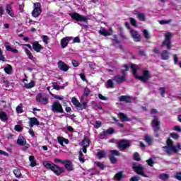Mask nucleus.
Returning <instances> with one entry per match:
<instances>
[{"instance_id": "1", "label": "nucleus", "mask_w": 181, "mask_h": 181, "mask_svg": "<svg viewBox=\"0 0 181 181\" xmlns=\"http://www.w3.org/2000/svg\"><path fill=\"white\" fill-rule=\"evenodd\" d=\"M130 67L132 69L133 76H134L135 78L137 80H140V81H148V80L151 78V72H149V71L144 70L143 71V76H138L136 71H138L139 66L132 64H130Z\"/></svg>"}, {"instance_id": "2", "label": "nucleus", "mask_w": 181, "mask_h": 181, "mask_svg": "<svg viewBox=\"0 0 181 181\" xmlns=\"http://www.w3.org/2000/svg\"><path fill=\"white\" fill-rule=\"evenodd\" d=\"M43 165L46 169H50L57 176H60L61 173H64L66 170L64 167H60L50 161H45Z\"/></svg>"}, {"instance_id": "3", "label": "nucleus", "mask_w": 181, "mask_h": 181, "mask_svg": "<svg viewBox=\"0 0 181 181\" xmlns=\"http://www.w3.org/2000/svg\"><path fill=\"white\" fill-rule=\"evenodd\" d=\"M165 152H166L168 155H170L173 152H179L181 150L180 144H177L176 146H173V141L172 139H168L167 140V146L163 147Z\"/></svg>"}, {"instance_id": "4", "label": "nucleus", "mask_w": 181, "mask_h": 181, "mask_svg": "<svg viewBox=\"0 0 181 181\" xmlns=\"http://www.w3.org/2000/svg\"><path fill=\"white\" fill-rule=\"evenodd\" d=\"M71 103L74 105L75 108H76V110H79L80 111L84 110L87 107V103L86 102H83L82 100L81 101L82 103H81L80 101H78V100H77V98L75 97L72 98Z\"/></svg>"}, {"instance_id": "5", "label": "nucleus", "mask_w": 181, "mask_h": 181, "mask_svg": "<svg viewBox=\"0 0 181 181\" xmlns=\"http://www.w3.org/2000/svg\"><path fill=\"white\" fill-rule=\"evenodd\" d=\"M70 16L71 19H73L74 21H76L77 22H83L84 23H87V21H88L87 16L81 15L78 13H71L70 14Z\"/></svg>"}, {"instance_id": "6", "label": "nucleus", "mask_w": 181, "mask_h": 181, "mask_svg": "<svg viewBox=\"0 0 181 181\" xmlns=\"http://www.w3.org/2000/svg\"><path fill=\"white\" fill-rule=\"evenodd\" d=\"M160 122H159L157 117H154L152 122H151V127L153 129V131L155 132V136L158 138L159 137V134H158V131L160 129Z\"/></svg>"}, {"instance_id": "7", "label": "nucleus", "mask_w": 181, "mask_h": 181, "mask_svg": "<svg viewBox=\"0 0 181 181\" xmlns=\"http://www.w3.org/2000/svg\"><path fill=\"white\" fill-rule=\"evenodd\" d=\"M34 9L32 11V15L34 18H38L42 13V4L40 2L34 3Z\"/></svg>"}, {"instance_id": "8", "label": "nucleus", "mask_w": 181, "mask_h": 181, "mask_svg": "<svg viewBox=\"0 0 181 181\" xmlns=\"http://www.w3.org/2000/svg\"><path fill=\"white\" fill-rule=\"evenodd\" d=\"M51 108L53 112L63 113V106H62V104L57 100L52 103Z\"/></svg>"}, {"instance_id": "9", "label": "nucleus", "mask_w": 181, "mask_h": 181, "mask_svg": "<svg viewBox=\"0 0 181 181\" xmlns=\"http://www.w3.org/2000/svg\"><path fill=\"white\" fill-rule=\"evenodd\" d=\"M172 39V34L170 33H165V40L163 42L162 46H166V48L168 50H170V48L172 47V42H170V40Z\"/></svg>"}, {"instance_id": "10", "label": "nucleus", "mask_w": 181, "mask_h": 181, "mask_svg": "<svg viewBox=\"0 0 181 181\" xmlns=\"http://www.w3.org/2000/svg\"><path fill=\"white\" fill-rule=\"evenodd\" d=\"M133 169L137 175H141V176H145V173H144V166L141 164H138L136 163H133Z\"/></svg>"}, {"instance_id": "11", "label": "nucleus", "mask_w": 181, "mask_h": 181, "mask_svg": "<svg viewBox=\"0 0 181 181\" xmlns=\"http://www.w3.org/2000/svg\"><path fill=\"white\" fill-rule=\"evenodd\" d=\"M131 146V141L129 140L123 139L118 143V148L120 151H124L127 148Z\"/></svg>"}, {"instance_id": "12", "label": "nucleus", "mask_w": 181, "mask_h": 181, "mask_svg": "<svg viewBox=\"0 0 181 181\" xmlns=\"http://www.w3.org/2000/svg\"><path fill=\"white\" fill-rule=\"evenodd\" d=\"M122 73L123 76L116 75L114 76L113 80L117 83V84H121V83H124L126 80L127 74L125 73V70H122Z\"/></svg>"}, {"instance_id": "13", "label": "nucleus", "mask_w": 181, "mask_h": 181, "mask_svg": "<svg viewBox=\"0 0 181 181\" xmlns=\"http://www.w3.org/2000/svg\"><path fill=\"white\" fill-rule=\"evenodd\" d=\"M36 100L37 103H40V104H43L44 105H46V104H48L49 103V99L45 96L42 95L40 93L37 95Z\"/></svg>"}, {"instance_id": "14", "label": "nucleus", "mask_w": 181, "mask_h": 181, "mask_svg": "<svg viewBox=\"0 0 181 181\" xmlns=\"http://www.w3.org/2000/svg\"><path fill=\"white\" fill-rule=\"evenodd\" d=\"M33 49L34 52L36 53H40L42 50L45 49L42 45H40L37 41H35L33 42Z\"/></svg>"}, {"instance_id": "15", "label": "nucleus", "mask_w": 181, "mask_h": 181, "mask_svg": "<svg viewBox=\"0 0 181 181\" xmlns=\"http://www.w3.org/2000/svg\"><path fill=\"white\" fill-rule=\"evenodd\" d=\"M70 40H73V37H65L61 40V46L62 49H66V47L68 46Z\"/></svg>"}, {"instance_id": "16", "label": "nucleus", "mask_w": 181, "mask_h": 181, "mask_svg": "<svg viewBox=\"0 0 181 181\" xmlns=\"http://www.w3.org/2000/svg\"><path fill=\"white\" fill-rule=\"evenodd\" d=\"M69 172H71V170H74V165H73V163L69 160H65L63 164Z\"/></svg>"}, {"instance_id": "17", "label": "nucleus", "mask_w": 181, "mask_h": 181, "mask_svg": "<svg viewBox=\"0 0 181 181\" xmlns=\"http://www.w3.org/2000/svg\"><path fill=\"white\" fill-rule=\"evenodd\" d=\"M28 124L30 125V128H33V127H35V125H37V126L40 125V122L36 117L29 118Z\"/></svg>"}, {"instance_id": "18", "label": "nucleus", "mask_w": 181, "mask_h": 181, "mask_svg": "<svg viewBox=\"0 0 181 181\" xmlns=\"http://www.w3.org/2000/svg\"><path fill=\"white\" fill-rule=\"evenodd\" d=\"M57 64L59 70H62V71H67L69 69H70V67L62 61H59Z\"/></svg>"}, {"instance_id": "19", "label": "nucleus", "mask_w": 181, "mask_h": 181, "mask_svg": "<svg viewBox=\"0 0 181 181\" xmlns=\"http://www.w3.org/2000/svg\"><path fill=\"white\" fill-rule=\"evenodd\" d=\"M132 37H133L134 42H139L141 40V35L138 34V32L135 30H130Z\"/></svg>"}, {"instance_id": "20", "label": "nucleus", "mask_w": 181, "mask_h": 181, "mask_svg": "<svg viewBox=\"0 0 181 181\" xmlns=\"http://www.w3.org/2000/svg\"><path fill=\"white\" fill-rule=\"evenodd\" d=\"M57 141H58V144H59V145H61V146H64V144H65L66 145H69V139H67L64 137H62V136H58Z\"/></svg>"}, {"instance_id": "21", "label": "nucleus", "mask_w": 181, "mask_h": 181, "mask_svg": "<svg viewBox=\"0 0 181 181\" xmlns=\"http://www.w3.org/2000/svg\"><path fill=\"white\" fill-rule=\"evenodd\" d=\"M6 12L11 16V18H15V13H13V10H12V6L11 4H7L6 6Z\"/></svg>"}, {"instance_id": "22", "label": "nucleus", "mask_w": 181, "mask_h": 181, "mask_svg": "<svg viewBox=\"0 0 181 181\" xmlns=\"http://www.w3.org/2000/svg\"><path fill=\"white\" fill-rule=\"evenodd\" d=\"M17 144L18 145H20V146H23V145H25L26 144V139H25L23 136H19L17 139Z\"/></svg>"}, {"instance_id": "23", "label": "nucleus", "mask_w": 181, "mask_h": 181, "mask_svg": "<svg viewBox=\"0 0 181 181\" xmlns=\"http://www.w3.org/2000/svg\"><path fill=\"white\" fill-rule=\"evenodd\" d=\"M35 86H36V82H35V81H30V82L29 83L24 82V87H25V88H27L28 90H29L30 88H33V87H35Z\"/></svg>"}, {"instance_id": "24", "label": "nucleus", "mask_w": 181, "mask_h": 181, "mask_svg": "<svg viewBox=\"0 0 181 181\" xmlns=\"http://www.w3.org/2000/svg\"><path fill=\"white\" fill-rule=\"evenodd\" d=\"M118 117L120 118L122 122H128V121H131V119L127 116V115L120 112L118 114Z\"/></svg>"}, {"instance_id": "25", "label": "nucleus", "mask_w": 181, "mask_h": 181, "mask_svg": "<svg viewBox=\"0 0 181 181\" xmlns=\"http://www.w3.org/2000/svg\"><path fill=\"white\" fill-rule=\"evenodd\" d=\"M81 146L87 147L90 146V139L88 138L85 137L83 141L80 143Z\"/></svg>"}, {"instance_id": "26", "label": "nucleus", "mask_w": 181, "mask_h": 181, "mask_svg": "<svg viewBox=\"0 0 181 181\" xmlns=\"http://www.w3.org/2000/svg\"><path fill=\"white\" fill-rule=\"evenodd\" d=\"M0 119L3 122H6L8 121V115L5 112H0Z\"/></svg>"}, {"instance_id": "27", "label": "nucleus", "mask_w": 181, "mask_h": 181, "mask_svg": "<svg viewBox=\"0 0 181 181\" xmlns=\"http://www.w3.org/2000/svg\"><path fill=\"white\" fill-rule=\"evenodd\" d=\"M119 101H124L125 103H131V101H132V98L130 96L122 95L119 98Z\"/></svg>"}, {"instance_id": "28", "label": "nucleus", "mask_w": 181, "mask_h": 181, "mask_svg": "<svg viewBox=\"0 0 181 181\" xmlns=\"http://www.w3.org/2000/svg\"><path fill=\"white\" fill-rule=\"evenodd\" d=\"M162 60H168L169 59V52L167 50H163L161 54Z\"/></svg>"}, {"instance_id": "29", "label": "nucleus", "mask_w": 181, "mask_h": 181, "mask_svg": "<svg viewBox=\"0 0 181 181\" xmlns=\"http://www.w3.org/2000/svg\"><path fill=\"white\" fill-rule=\"evenodd\" d=\"M24 51L25 54H27L28 59H30V60H35V57H33V54H32V52H30V50L25 47Z\"/></svg>"}, {"instance_id": "30", "label": "nucleus", "mask_w": 181, "mask_h": 181, "mask_svg": "<svg viewBox=\"0 0 181 181\" xmlns=\"http://www.w3.org/2000/svg\"><path fill=\"white\" fill-rule=\"evenodd\" d=\"M29 161L30 162V166L31 168H35V166H37L36 160H35V156H30L29 157Z\"/></svg>"}, {"instance_id": "31", "label": "nucleus", "mask_w": 181, "mask_h": 181, "mask_svg": "<svg viewBox=\"0 0 181 181\" xmlns=\"http://www.w3.org/2000/svg\"><path fill=\"white\" fill-rule=\"evenodd\" d=\"M106 156L107 153L105 151H98L96 154V156H98V159H103V158H105Z\"/></svg>"}, {"instance_id": "32", "label": "nucleus", "mask_w": 181, "mask_h": 181, "mask_svg": "<svg viewBox=\"0 0 181 181\" xmlns=\"http://www.w3.org/2000/svg\"><path fill=\"white\" fill-rule=\"evenodd\" d=\"M122 177H124V172L120 171L115 174L114 179H115V180H121Z\"/></svg>"}, {"instance_id": "33", "label": "nucleus", "mask_w": 181, "mask_h": 181, "mask_svg": "<svg viewBox=\"0 0 181 181\" xmlns=\"http://www.w3.org/2000/svg\"><path fill=\"white\" fill-rule=\"evenodd\" d=\"M13 173L15 175L16 177H22V173H21V170L19 168L14 169Z\"/></svg>"}, {"instance_id": "34", "label": "nucleus", "mask_w": 181, "mask_h": 181, "mask_svg": "<svg viewBox=\"0 0 181 181\" xmlns=\"http://www.w3.org/2000/svg\"><path fill=\"white\" fill-rule=\"evenodd\" d=\"M99 33L100 35H102V36H111V33L104 28L100 30Z\"/></svg>"}, {"instance_id": "35", "label": "nucleus", "mask_w": 181, "mask_h": 181, "mask_svg": "<svg viewBox=\"0 0 181 181\" xmlns=\"http://www.w3.org/2000/svg\"><path fill=\"white\" fill-rule=\"evenodd\" d=\"M4 71L6 74H12V66L11 64H7L6 67H4Z\"/></svg>"}, {"instance_id": "36", "label": "nucleus", "mask_w": 181, "mask_h": 181, "mask_svg": "<svg viewBox=\"0 0 181 181\" xmlns=\"http://www.w3.org/2000/svg\"><path fill=\"white\" fill-rule=\"evenodd\" d=\"M105 87L106 88H114V81L111 79L107 80Z\"/></svg>"}, {"instance_id": "37", "label": "nucleus", "mask_w": 181, "mask_h": 181, "mask_svg": "<svg viewBox=\"0 0 181 181\" xmlns=\"http://www.w3.org/2000/svg\"><path fill=\"white\" fill-rule=\"evenodd\" d=\"M144 139H145L146 142L148 145H152L153 139H152V137L150 135L146 134L145 136H144Z\"/></svg>"}, {"instance_id": "38", "label": "nucleus", "mask_w": 181, "mask_h": 181, "mask_svg": "<svg viewBox=\"0 0 181 181\" xmlns=\"http://www.w3.org/2000/svg\"><path fill=\"white\" fill-rule=\"evenodd\" d=\"M95 166H97L101 170H104V169L105 168L104 163L101 162H95Z\"/></svg>"}, {"instance_id": "39", "label": "nucleus", "mask_w": 181, "mask_h": 181, "mask_svg": "<svg viewBox=\"0 0 181 181\" xmlns=\"http://www.w3.org/2000/svg\"><path fill=\"white\" fill-rule=\"evenodd\" d=\"M5 47L6 50H7L8 52H11L12 53H18V49L11 47L10 45H5Z\"/></svg>"}, {"instance_id": "40", "label": "nucleus", "mask_w": 181, "mask_h": 181, "mask_svg": "<svg viewBox=\"0 0 181 181\" xmlns=\"http://www.w3.org/2000/svg\"><path fill=\"white\" fill-rule=\"evenodd\" d=\"M23 105L21 103L18 106L16 107V112L17 114H22L23 112Z\"/></svg>"}, {"instance_id": "41", "label": "nucleus", "mask_w": 181, "mask_h": 181, "mask_svg": "<svg viewBox=\"0 0 181 181\" xmlns=\"http://www.w3.org/2000/svg\"><path fill=\"white\" fill-rule=\"evenodd\" d=\"M137 18L141 22H145V14H144L142 13H137Z\"/></svg>"}, {"instance_id": "42", "label": "nucleus", "mask_w": 181, "mask_h": 181, "mask_svg": "<svg viewBox=\"0 0 181 181\" xmlns=\"http://www.w3.org/2000/svg\"><path fill=\"white\" fill-rule=\"evenodd\" d=\"M42 39L45 45H49V40H50V38H49L47 35H43Z\"/></svg>"}, {"instance_id": "43", "label": "nucleus", "mask_w": 181, "mask_h": 181, "mask_svg": "<svg viewBox=\"0 0 181 181\" xmlns=\"http://www.w3.org/2000/svg\"><path fill=\"white\" fill-rule=\"evenodd\" d=\"M160 179H161V180H168V179H169V175L163 173L160 175Z\"/></svg>"}, {"instance_id": "44", "label": "nucleus", "mask_w": 181, "mask_h": 181, "mask_svg": "<svg viewBox=\"0 0 181 181\" xmlns=\"http://www.w3.org/2000/svg\"><path fill=\"white\" fill-rule=\"evenodd\" d=\"M129 19L131 25H132V26H134V28H136L138 26L136 20L133 18H130Z\"/></svg>"}, {"instance_id": "45", "label": "nucleus", "mask_w": 181, "mask_h": 181, "mask_svg": "<svg viewBox=\"0 0 181 181\" xmlns=\"http://www.w3.org/2000/svg\"><path fill=\"white\" fill-rule=\"evenodd\" d=\"M90 94V89L86 88L83 96L81 97V101L83 100V98H84L85 95H88Z\"/></svg>"}, {"instance_id": "46", "label": "nucleus", "mask_w": 181, "mask_h": 181, "mask_svg": "<svg viewBox=\"0 0 181 181\" xmlns=\"http://www.w3.org/2000/svg\"><path fill=\"white\" fill-rule=\"evenodd\" d=\"M49 93H50V95H52V97H54L55 98V100H59L60 101H63V97L60 95H54L50 92Z\"/></svg>"}, {"instance_id": "47", "label": "nucleus", "mask_w": 181, "mask_h": 181, "mask_svg": "<svg viewBox=\"0 0 181 181\" xmlns=\"http://www.w3.org/2000/svg\"><path fill=\"white\" fill-rule=\"evenodd\" d=\"M134 160L139 162V160H141V157L139 156V153H138L137 152L134 153Z\"/></svg>"}, {"instance_id": "48", "label": "nucleus", "mask_w": 181, "mask_h": 181, "mask_svg": "<svg viewBox=\"0 0 181 181\" xmlns=\"http://www.w3.org/2000/svg\"><path fill=\"white\" fill-rule=\"evenodd\" d=\"M92 107L95 108V110H103V107L98 104H95L94 103H92Z\"/></svg>"}, {"instance_id": "49", "label": "nucleus", "mask_w": 181, "mask_h": 181, "mask_svg": "<svg viewBox=\"0 0 181 181\" xmlns=\"http://www.w3.org/2000/svg\"><path fill=\"white\" fill-rule=\"evenodd\" d=\"M110 152L112 155H115V156H119V155H121V153L117 150H111Z\"/></svg>"}, {"instance_id": "50", "label": "nucleus", "mask_w": 181, "mask_h": 181, "mask_svg": "<svg viewBox=\"0 0 181 181\" xmlns=\"http://www.w3.org/2000/svg\"><path fill=\"white\" fill-rule=\"evenodd\" d=\"M52 87H53L54 90H57V91H59V90H60V86L56 82L52 83Z\"/></svg>"}, {"instance_id": "51", "label": "nucleus", "mask_w": 181, "mask_h": 181, "mask_svg": "<svg viewBox=\"0 0 181 181\" xmlns=\"http://www.w3.org/2000/svg\"><path fill=\"white\" fill-rule=\"evenodd\" d=\"M106 135H111V134H114V129L112 128H109L106 131H105Z\"/></svg>"}, {"instance_id": "52", "label": "nucleus", "mask_w": 181, "mask_h": 181, "mask_svg": "<svg viewBox=\"0 0 181 181\" xmlns=\"http://www.w3.org/2000/svg\"><path fill=\"white\" fill-rule=\"evenodd\" d=\"M143 35L145 39H149V33L148 32L147 30H143Z\"/></svg>"}, {"instance_id": "53", "label": "nucleus", "mask_w": 181, "mask_h": 181, "mask_svg": "<svg viewBox=\"0 0 181 181\" xmlns=\"http://www.w3.org/2000/svg\"><path fill=\"white\" fill-rule=\"evenodd\" d=\"M107 134L105 133V131L98 134V138H100V139H104V138H105Z\"/></svg>"}, {"instance_id": "54", "label": "nucleus", "mask_w": 181, "mask_h": 181, "mask_svg": "<svg viewBox=\"0 0 181 181\" xmlns=\"http://www.w3.org/2000/svg\"><path fill=\"white\" fill-rule=\"evenodd\" d=\"M30 147V144L25 143V144H24L23 147L22 148V151L25 152L28 151V149H29Z\"/></svg>"}, {"instance_id": "55", "label": "nucleus", "mask_w": 181, "mask_h": 181, "mask_svg": "<svg viewBox=\"0 0 181 181\" xmlns=\"http://www.w3.org/2000/svg\"><path fill=\"white\" fill-rule=\"evenodd\" d=\"M170 136L171 138H173V139H179V134H177V133H171Z\"/></svg>"}, {"instance_id": "56", "label": "nucleus", "mask_w": 181, "mask_h": 181, "mask_svg": "<svg viewBox=\"0 0 181 181\" xmlns=\"http://www.w3.org/2000/svg\"><path fill=\"white\" fill-rule=\"evenodd\" d=\"M0 62H6V59L2 54V49H0Z\"/></svg>"}, {"instance_id": "57", "label": "nucleus", "mask_w": 181, "mask_h": 181, "mask_svg": "<svg viewBox=\"0 0 181 181\" xmlns=\"http://www.w3.org/2000/svg\"><path fill=\"white\" fill-rule=\"evenodd\" d=\"M171 22H172L171 19L168 20V21L162 20V21H160V25H166L167 23H170Z\"/></svg>"}, {"instance_id": "58", "label": "nucleus", "mask_w": 181, "mask_h": 181, "mask_svg": "<svg viewBox=\"0 0 181 181\" xmlns=\"http://www.w3.org/2000/svg\"><path fill=\"white\" fill-rule=\"evenodd\" d=\"M14 129L15 131H17L18 132H21V131H22V127H21V125L17 124L14 127Z\"/></svg>"}, {"instance_id": "59", "label": "nucleus", "mask_w": 181, "mask_h": 181, "mask_svg": "<svg viewBox=\"0 0 181 181\" xmlns=\"http://www.w3.org/2000/svg\"><path fill=\"white\" fill-rule=\"evenodd\" d=\"M110 160L112 163H117V158L112 156H110Z\"/></svg>"}, {"instance_id": "60", "label": "nucleus", "mask_w": 181, "mask_h": 181, "mask_svg": "<svg viewBox=\"0 0 181 181\" xmlns=\"http://www.w3.org/2000/svg\"><path fill=\"white\" fill-rule=\"evenodd\" d=\"M160 91V94L162 97H165V93L166 92V89H165V88H159Z\"/></svg>"}, {"instance_id": "61", "label": "nucleus", "mask_w": 181, "mask_h": 181, "mask_svg": "<svg viewBox=\"0 0 181 181\" xmlns=\"http://www.w3.org/2000/svg\"><path fill=\"white\" fill-rule=\"evenodd\" d=\"M101 125H102V123L100 121H96L94 124V127H95V128H100V127H101Z\"/></svg>"}, {"instance_id": "62", "label": "nucleus", "mask_w": 181, "mask_h": 181, "mask_svg": "<svg viewBox=\"0 0 181 181\" xmlns=\"http://www.w3.org/2000/svg\"><path fill=\"white\" fill-rule=\"evenodd\" d=\"M174 177L177 180H181V173H177Z\"/></svg>"}, {"instance_id": "63", "label": "nucleus", "mask_w": 181, "mask_h": 181, "mask_svg": "<svg viewBox=\"0 0 181 181\" xmlns=\"http://www.w3.org/2000/svg\"><path fill=\"white\" fill-rule=\"evenodd\" d=\"M148 166H153V160H152V158H150L146 160Z\"/></svg>"}, {"instance_id": "64", "label": "nucleus", "mask_w": 181, "mask_h": 181, "mask_svg": "<svg viewBox=\"0 0 181 181\" xmlns=\"http://www.w3.org/2000/svg\"><path fill=\"white\" fill-rule=\"evenodd\" d=\"M139 177L138 176H134L130 179V181H139Z\"/></svg>"}]
</instances>
